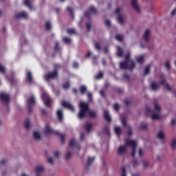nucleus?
Returning a JSON list of instances; mask_svg holds the SVG:
<instances>
[{"label": "nucleus", "instance_id": "nucleus-1", "mask_svg": "<svg viewBox=\"0 0 176 176\" xmlns=\"http://www.w3.org/2000/svg\"><path fill=\"white\" fill-rule=\"evenodd\" d=\"M80 110L78 113V119H83L87 116V113L89 114L90 118H96L97 113L96 111L89 110V104L83 102H80Z\"/></svg>", "mask_w": 176, "mask_h": 176}, {"label": "nucleus", "instance_id": "nucleus-16", "mask_svg": "<svg viewBox=\"0 0 176 176\" xmlns=\"http://www.w3.org/2000/svg\"><path fill=\"white\" fill-rule=\"evenodd\" d=\"M26 79L28 80L29 83H32V74L31 72L28 71L26 72Z\"/></svg>", "mask_w": 176, "mask_h": 176}, {"label": "nucleus", "instance_id": "nucleus-31", "mask_svg": "<svg viewBox=\"0 0 176 176\" xmlns=\"http://www.w3.org/2000/svg\"><path fill=\"white\" fill-rule=\"evenodd\" d=\"M25 129H30L31 127V124L30 123V120H26L25 122Z\"/></svg>", "mask_w": 176, "mask_h": 176}, {"label": "nucleus", "instance_id": "nucleus-27", "mask_svg": "<svg viewBox=\"0 0 176 176\" xmlns=\"http://www.w3.org/2000/svg\"><path fill=\"white\" fill-rule=\"evenodd\" d=\"M136 60L139 64H142V63H144V56L142 55L139 57H136Z\"/></svg>", "mask_w": 176, "mask_h": 176}, {"label": "nucleus", "instance_id": "nucleus-53", "mask_svg": "<svg viewBox=\"0 0 176 176\" xmlns=\"http://www.w3.org/2000/svg\"><path fill=\"white\" fill-rule=\"evenodd\" d=\"M122 176H126V168H122Z\"/></svg>", "mask_w": 176, "mask_h": 176}, {"label": "nucleus", "instance_id": "nucleus-12", "mask_svg": "<svg viewBox=\"0 0 176 176\" xmlns=\"http://www.w3.org/2000/svg\"><path fill=\"white\" fill-rule=\"evenodd\" d=\"M28 17V15L27 14V12H25L17 13L15 14L16 19H27Z\"/></svg>", "mask_w": 176, "mask_h": 176}, {"label": "nucleus", "instance_id": "nucleus-5", "mask_svg": "<svg viewBox=\"0 0 176 176\" xmlns=\"http://www.w3.org/2000/svg\"><path fill=\"white\" fill-rule=\"evenodd\" d=\"M154 109L155 111L153 113L151 119H153V120H157V119L162 118V116L160 115L162 109L160 108V106L157 104L156 101H154Z\"/></svg>", "mask_w": 176, "mask_h": 176}, {"label": "nucleus", "instance_id": "nucleus-4", "mask_svg": "<svg viewBox=\"0 0 176 176\" xmlns=\"http://www.w3.org/2000/svg\"><path fill=\"white\" fill-rule=\"evenodd\" d=\"M54 67V71L53 72L49 73L44 76V78L47 82H49L50 79H56V78L58 76L57 69L60 68V65L55 64Z\"/></svg>", "mask_w": 176, "mask_h": 176}, {"label": "nucleus", "instance_id": "nucleus-44", "mask_svg": "<svg viewBox=\"0 0 176 176\" xmlns=\"http://www.w3.org/2000/svg\"><path fill=\"white\" fill-rule=\"evenodd\" d=\"M93 94H91V93L89 92L87 94V97H88V100L89 101V102H91L92 101V99H91V97H92Z\"/></svg>", "mask_w": 176, "mask_h": 176}, {"label": "nucleus", "instance_id": "nucleus-7", "mask_svg": "<svg viewBox=\"0 0 176 176\" xmlns=\"http://www.w3.org/2000/svg\"><path fill=\"white\" fill-rule=\"evenodd\" d=\"M42 99L43 100L45 105H46V107H50V104H52V99L50 98V97H49L47 93L45 91L43 92Z\"/></svg>", "mask_w": 176, "mask_h": 176}, {"label": "nucleus", "instance_id": "nucleus-10", "mask_svg": "<svg viewBox=\"0 0 176 176\" xmlns=\"http://www.w3.org/2000/svg\"><path fill=\"white\" fill-rule=\"evenodd\" d=\"M0 100L3 101L4 102H9V100H10V96H9V94L1 93Z\"/></svg>", "mask_w": 176, "mask_h": 176}, {"label": "nucleus", "instance_id": "nucleus-58", "mask_svg": "<svg viewBox=\"0 0 176 176\" xmlns=\"http://www.w3.org/2000/svg\"><path fill=\"white\" fill-rule=\"evenodd\" d=\"M166 67L167 69H170V62H168V61L166 62Z\"/></svg>", "mask_w": 176, "mask_h": 176}, {"label": "nucleus", "instance_id": "nucleus-40", "mask_svg": "<svg viewBox=\"0 0 176 176\" xmlns=\"http://www.w3.org/2000/svg\"><path fill=\"white\" fill-rule=\"evenodd\" d=\"M63 41L64 43H69V42H71V38H67V37H64L63 38Z\"/></svg>", "mask_w": 176, "mask_h": 176}, {"label": "nucleus", "instance_id": "nucleus-56", "mask_svg": "<svg viewBox=\"0 0 176 176\" xmlns=\"http://www.w3.org/2000/svg\"><path fill=\"white\" fill-rule=\"evenodd\" d=\"M125 104L126 105H130L131 104V101L129 99L125 100Z\"/></svg>", "mask_w": 176, "mask_h": 176}, {"label": "nucleus", "instance_id": "nucleus-33", "mask_svg": "<svg viewBox=\"0 0 176 176\" xmlns=\"http://www.w3.org/2000/svg\"><path fill=\"white\" fill-rule=\"evenodd\" d=\"M6 71V69H5V66H3L2 63H0V72H1V74H5Z\"/></svg>", "mask_w": 176, "mask_h": 176}, {"label": "nucleus", "instance_id": "nucleus-22", "mask_svg": "<svg viewBox=\"0 0 176 176\" xmlns=\"http://www.w3.org/2000/svg\"><path fill=\"white\" fill-rule=\"evenodd\" d=\"M33 137L35 138V140H39L41 138H42V136L41 135V133L38 131H34L33 133Z\"/></svg>", "mask_w": 176, "mask_h": 176}, {"label": "nucleus", "instance_id": "nucleus-55", "mask_svg": "<svg viewBox=\"0 0 176 176\" xmlns=\"http://www.w3.org/2000/svg\"><path fill=\"white\" fill-rule=\"evenodd\" d=\"M113 108H114L115 111H119V105L118 104H115L113 105Z\"/></svg>", "mask_w": 176, "mask_h": 176}, {"label": "nucleus", "instance_id": "nucleus-17", "mask_svg": "<svg viewBox=\"0 0 176 176\" xmlns=\"http://www.w3.org/2000/svg\"><path fill=\"white\" fill-rule=\"evenodd\" d=\"M150 35H151V31L149 30H146L144 35V39L146 42H148V41H149Z\"/></svg>", "mask_w": 176, "mask_h": 176}, {"label": "nucleus", "instance_id": "nucleus-60", "mask_svg": "<svg viewBox=\"0 0 176 176\" xmlns=\"http://www.w3.org/2000/svg\"><path fill=\"white\" fill-rule=\"evenodd\" d=\"M78 63L74 62V63H73V67H74V68H78Z\"/></svg>", "mask_w": 176, "mask_h": 176}, {"label": "nucleus", "instance_id": "nucleus-13", "mask_svg": "<svg viewBox=\"0 0 176 176\" xmlns=\"http://www.w3.org/2000/svg\"><path fill=\"white\" fill-rule=\"evenodd\" d=\"M45 171L43 166H38L36 168V176H41V174Z\"/></svg>", "mask_w": 176, "mask_h": 176}, {"label": "nucleus", "instance_id": "nucleus-43", "mask_svg": "<svg viewBox=\"0 0 176 176\" xmlns=\"http://www.w3.org/2000/svg\"><path fill=\"white\" fill-rule=\"evenodd\" d=\"M63 86V88L65 89H69L70 84L69 82H65Z\"/></svg>", "mask_w": 176, "mask_h": 176}, {"label": "nucleus", "instance_id": "nucleus-45", "mask_svg": "<svg viewBox=\"0 0 176 176\" xmlns=\"http://www.w3.org/2000/svg\"><path fill=\"white\" fill-rule=\"evenodd\" d=\"M171 146H172V148H175V146H176V138H175V139H173V140H172V144H171Z\"/></svg>", "mask_w": 176, "mask_h": 176}, {"label": "nucleus", "instance_id": "nucleus-6", "mask_svg": "<svg viewBox=\"0 0 176 176\" xmlns=\"http://www.w3.org/2000/svg\"><path fill=\"white\" fill-rule=\"evenodd\" d=\"M126 145L132 148L131 156H135V148H137V141L128 139L125 141Z\"/></svg>", "mask_w": 176, "mask_h": 176}, {"label": "nucleus", "instance_id": "nucleus-37", "mask_svg": "<svg viewBox=\"0 0 176 176\" xmlns=\"http://www.w3.org/2000/svg\"><path fill=\"white\" fill-rule=\"evenodd\" d=\"M94 157H88V161H87V164L88 166H90V164H91V163H93L94 162Z\"/></svg>", "mask_w": 176, "mask_h": 176}, {"label": "nucleus", "instance_id": "nucleus-24", "mask_svg": "<svg viewBox=\"0 0 176 176\" xmlns=\"http://www.w3.org/2000/svg\"><path fill=\"white\" fill-rule=\"evenodd\" d=\"M24 5H25L26 6H28L29 9H30V10H32L33 7H32V5L31 4V0H25Z\"/></svg>", "mask_w": 176, "mask_h": 176}, {"label": "nucleus", "instance_id": "nucleus-61", "mask_svg": "<svg viewBox=\"0 0 176 176\" xmlns=\"http://www.w3.org/2000/svg\"><path fill=\"white\" fill-rule=\"evenodd\" d=\"M55 50L56 52H58V43H56V45H55Z\"/></svg>", "mask_w": 176, "mask_h": 176}, {"label": "nucleus", "instance_id": "nucleus-35", "mask_svg": "<svg viewBox=\"0 0 176 176\" xmlns=\"http://www.w3.org/2000/svg\"><path fill=\"white\" fill-rule=\"evenodd\" d=\"M116 39L117 41H119V42H122V41H123V36L118 34L117 36H116Z\"/></svg>", "mask_w": 176, "mask_h": 176}, {"label": "nucleus", "instance_id": "nucleus-39", "mask_svg": "<svg viewBox=\"0 0 176 176\" xmlns=\"http://www.w3.org/2000/svg\"><path fill=\"white\" fill-rule=\"evenodd\" d=\"M140 127L142 130H145L148 127V124L143 122L141 124Z\"/></svg>", "mask_w": 176, "mask_h": 176}, {"label": "nucleus", "instance_id": "nucleus-50", "mask_svg": "<svg viewBox=\"0 0 176 176\" xmlns=\"http://www.w3.org/2000/svg\"><path fill=\"white\" fill-rule=\"evenodd\" d=\"M54 156H55V157L59 158L60 157V153H58V151H55L54 153Z\"/></svg>", "mask_w": 176, "mask_h": 176}, {"label": "nucleus", "instance_id": "nucleus-25", "mask_svg": "<svg viewBox=\"0 0 176 176\" xmlns=\"http://www.w3.org/2000/svg\"><path fill=\"white\" fill-rule=\"evenodd\" d=\"M161 85H166V88L168 89V90L171 91V87H170V85L168 83H166V78H163L161 82H160Z\"/></svg>", "mask_w": 176, "mask_h": 176}, {"label": "nucleus", "instance_id": "nucleus-3", "mask_svg": "<svg viewBox=\"0 0 176 176\" xmlns=\"http://www.w3.org/2000/svg\"><path fill=\"white\" fill-rule=\"evenodd\" d=\"M44 133L45 134V135H49V134L53 133L56 134V135H59L63 144H64L65 141V135L60 133L58 131H54L53 129L50 128V126L49 125L45 126Z\"/></svg>", "mask_w": 176, "mask_h": 176}, {"label": "nucleus", "instance_id": "nucleus-28", "mask_svg": "<svg viewBox=\"0 0 176 176\" xmlns=\"http://www.w3.org/2000/svg\"><path fill=\"white\" fill-rule=\"evenodd\" d=\"M122 131V129L119 126L115 127V133L117 134V135H119Z\"/></svg>", "mask_w": 176, "mask_h": 176}, {"label": "nucleus", "instance_id": "nucleus-15", "mask_svg": "<svg viewBox=\"0 0 176 176\" xmlns=\"http://www.w3.org/2000/svg\"><path fill=\"white\" fill-rule=\"evenodd\" d=\"M131 6L137 12H140V7H138V4H137V0H131Z\"/></svg>", "mask_w": 176, "mask_h": 176}, {"label": "nucleus", "instance_id": "nucleus-46", "mask_svg": "<svg viewBox=\"0 0 176 176\" xmlns=\"http://www.w3.org/2000/svg\"><path fill=\"white\" fill-rule=\"evenodd\" d=\"M67 33L70 34H75V29H68Z\"/></svg>", "mask_w": 176, "mask_h": 176}, {"label": "nucleus", "instance_id": "nucleus-36", "mask_svg": "<svg viewBox=\"0 0 176 176\" xmlns=\"http://www.w3.org/2000/svg\"><path fill=\"white\" fill-rule=\"evenodd\" d=\"M102 76H104V74H102V72H100L98 75L95 76V79H101Z\"/></svg>", "mask_w": 176, "mask_h": 176}, {"label": "nucleus", "instance_id": "nucleus-63", "mask_svg": "<svg viewBox=\"0 0 176 176\" xmlns=\"http://www.w3.org/2000/svg\"><path fill=\"white\" fill-rule=\"evenodd\" d=\"M100 96H101L102 97H105V94H104V91L101 90V91H100Z\"/></svg>", "mask_w": 176, "mask_h": 176}, {"label": "nucleus", "instance_id": "nucleus-29", "mask_svg": "<svg viewBox=\"0 0 176 176\" xmlns=\"http://www.w3.org/2000/svg\"><path fill=\"white\" fill-rule=\"evenodd\" d=\"M76 144V142H75V140L72 139L69 141V146L70 148H74V146H75V144Z\"/></svg>", "mask_w": 176, "mask_h": 176}, {"label": "nucleus", "instance_id": "nucleus-62", "mask_svg": "<svg viewBox=\"0 0 176 176\" xmlns=\"http://www.w3.org/2000/svg\"><path fill=\"white\" fill-rule=\"evenodd\" d=\"M87 30H88V31L91 28V25H90V23H87Z\"/></svg>", "mask_w": 176, "mask_h": 176}, {"label": "nucleus", "instance_id": "nucleus-18", "mask_svg": "<svg viewBox=\"0 0 176 176\" xmlns=\"http://www.w3.org/2000/svg\"><path fill=\"white\" fill-rule=\"evenodd\" d=\"M56 115L58 116V120H60V122H63V110L61 109L58 110Z\"/></svg>", "mask_w": 176, "mask_h": 176}, {"label": "nucleus", "instance_id": "nucleus-26", "mask_svg": "<svg viewBox=\"0 0 176 176\" xmlns=\"http://www.w3.org/2000/svg\"><path fill=\"white\" fill-rule=\"evenodd\" d=\"M157 137L160 140H164V133L163 132V131H160L158 133Z\"/></svg>", "mask_w": 176, "mask_h": 176}, {"label": "nucleus", "instance_id": "nucleus-34", "mask_svg": "<svg viewBox=\"0 0 176 176\" xmlns=\"http://www.w3.org/2000/svg\"><path fill=\"white\" fill-rule=\"evenodd\" d=\"M150 69H151V65H147L144 69V75H148L149 74Z\"/></svg>", "mask_w": 176, "mask_h": 176}, {"label": "nucleus", "instance_id": "nucleus-48", "mask_svg": "<svg viewBox=\"0 0 176 176\" xmlns=\"http://www.w3.org/2000/svg\"><path fill=\"white\" fill-rule=\"evenodd\" d=\"M95 47L97 49V50H101V47L100 46V44L98 43H95Z\"/></svg>", "mask_w": 176, "mask_h": 176}, {"label": "nucleus", "instance_id": "nucleus-59", "mask_svg": "<svg viewBox=\"0 0 176 176\" xmlns=\"http://www.w3.org/2000/svg\"><path fill=\"white\" fill-rule=\"evenodd\" d=\"M116 13H117V14H120V8H116Z\"/></svg>", "mask_w": 176, "mask_h": 176}, {"label": "nucleus", "instance_id": "nucleus-14", "mask_svg": "<svg viewBox=\"0 0 176 176\" xmlns=\"http://www.w3.org/2000/svg\"><path fill=\"white\" fill-rule=\"evenodd\" d=\"M126 149V146H120L118 151V155H123V153H125Z\"/></svg>", "mask_w": 176, "mask_h": 176}, {"label": "nucleus", "instance_id": "nucleus-47", "mask_svg": "<svg viewBox=\"0 0 176 176\" xmlns=\"http://www.w3.org/2000/svg\"><path fill=\"white\" fill-rule=\"evenodd\" d=\"M122 77L124 78V79H126V80H129V79H130V76H129L127 74H123Z\"/></svg>", "mask_w": 176, "mask_h": 176}, {"label": "nucleus", "instance_id": "nucleus-64", "mask_svg": "<svg viewBox=\"0 0 176 176\" xmlns=\"http://www.w3.org/2000/svg\"><path fill=\"white\" fill-rule=\"evenodd\" d=\"M175 14H176V8H175V9L172 11L171 15H172V16H174V15H175Z\"/></svg>", "mask_w": 176, "mask_h": 176}, {"label": "nucleus", "instance_id": "nucleus-30", "mask_svg": "<svg viewBox=\"0 0 176 176\" xmlns=\"http://www.w3.org/2000/svg\"><path fill=\"white\" fill-rule=\"evenodd\" d=\"M80 90L81 94H85V93L86 92V90H87V88L86 87V86H81L80 88Z\"/></svg>", "mask_w": 176, "mask_h": 176}, {"label": "nucleus", "instance_id": "nucleus-8", "mask_svg": "<svg viewBox=\"0 0 176 176\" xmlns=\"http://www.w3.org/2000/svg\"><path fill=\"white\" fill-rule=\"evenodd\" d=\"M35 105V97L32 96L28 100V108L30 113L32 111V108Z\"/></svg>", "mask_w": 176, "mask_h": 176}, {"label": "nucleus", "instance_id": "nucleus-42", "mask_svg": "<svg viewBox=\"0 0 176 176\" xmlns=\"http://www.w3.org/2000/svg\"><path fill=\"white\" fill-rule=\"evenodd\" d=\"M152 113V109L149 107L146 108V114L151 115Z\"/></svg>", "mask_w": 176, "mask_h": 176}, {"label": "nucleus", "instance_id": "nucleus-21", "mask_svg": "<svg viewBox=\"0 0 176 176\" xmlns=\"http://www.w3.org/2000/svg\"><path fill=\"white\" fill-rule=\"evenodd\" d=\"M91 129H93V125L91 123L87 122L85 124V130H87L88 133H90V131H91Z\"/></svg>", "mask_w": 176, "mask_h": 176}, {"label": "nucleus", "instance_id": "nucleus-23", "mask_svg": "<svg viewBox=\"0 0 176 176\" xmlns=\"http://www.w3.org/2000/svg\"><path fill=\"white\" fill-rule=\"evenodd\" d=\"M117 56L118 57H123V50L120 47H117Z\"/></svg>", "mask_w": 176, "mask_h": 176}, {"label": "nucleus", "instance_id": "nucleus-38", "mask_svg": "<svg viewBox=\"0 0 176 176\" xmlns=\"http://www.w3.org/2000/svg\"><path fill=\"white\" fill-rule=\"evenodd\" d=\"M71 157H72V153L68 151L65 155V159L68 160V159H71Z\"/></svg>", "mask_w": 176, "mask_h": 176}, {"label": "nucleus", "instance_id": "nucleus-32", "mask_svg": "<svg viewBox=\"0 0 176 176\" xmlns=\"http://www.w3.org/2000/svg\"><path fill=\"white\" fill-rule=\"evenodd\" d=\"M45 29L49 31V30L52 29V23H50V21H47L46 25H45Z\"/></svg>", "mask_w": 176, "mask_h": 176}, {"label": "nucleus", "instance_id": "nucleus-51", "mask_svg": "<svg viewBox=\"0 0 176 176\" xmlns=\"http://www.w3.org/2000/svg\"><path fill=\"white\" fill-rule=\"evenodd\" d=\"M121 122H122L123 126H126L127 123L126 122V119L125 118H121Z\"/></svg>", "mask_w": 176, "mask_h": 176}, {"label": "nucleus", "instance_id": "nucleus-20", "mask_svg": "<svg viewBox=\"0 0 176 176\" xmlns=\"http://www.w3.org/2000/svg\"><path fill=\"white\" fill-rule=\"evenodd\" d=\"M151 87L152 90H157V89H159L160 87V85L159 84H157L155 82H151Z\"/></svg>", "mask_w": 176, "mask_h": 176}, {"label": "nucleus", "instance_id": "nucleus-41", "mask_svg": "<svg viewBox=\"0 0 176 176\" xmlns=\"http://www.w3.org/2000/svg\"><path fill=\"white\" fill-rule=\"evenodd\" d=\"M67 12H69V13H70L72 16H74V10H72V8L69 7L67 8Z\"/></svg>", "mask_w": 176, "mask_h": 176}, {"label": "nucleus", "instance_id": "nucleus-54", "mask_svg": "<svg viewBox=\"0 0 176 176\" xmlns=\"http://www.w3.org/2000/svg\"><path fill=\"white\" fill-rule=\"evenodd\" d=\"M105 24L107 27H110L111 26V21L109 20H106L105 21Z\"/></svg>", "mask_w": 176, "mask_h": 176}, {"label": "nucleus", "instance_id": "nucleus-57", "mask_svg": "<svg viewBox=\"0 0 176 176\" xmlns=\"http://www.w3.org/2000/svg\"><path fill=\"white\" fill-rule=\"evenodd\" d=\"M104 131H105V133L107 134V135H109V128L106 127V128L104 129Z\"/></svg>", "mask_w": 176, "mask_h": 176}, {"label": "nucleus", "instance_id": "nucleus-2", "mask_svg": "<svg viewBox=\"0 0 176 176\" xmlns=\"http://www.w3.org/2000/svg\"><path fill=\"white\" fill-rule=\"evenodd\" d=\"M135 66V63L133 60H130V54H128L125 56V61L120 63L121 69H129L132 71Z\"/></svg>", "mask_w": 176, "mask_h": 176}, {"label": "nucleus", "instance_id": "nucleus-19", "mask_svg": "<svg viewBox=\"0 0 176 176\" xmlns=\"http://www.w3.org/2000/svg\"><path fill=\"white\" fill-rule=\"evenodd\" d=\"M104 118L107 122L111 121V116H109V112L107 110L104 111Z\"/></svg>", "mask_w": 176, "mask_h": 176}, {"label": "nucleus", "instance_id": "nucleus-9", "mask_svg": "<svg viewBox=\"0 0 176 176\" xmlns=\"http://www.w3.org/2000/svg\"><path fill=\"white\" fill-rule=\"evenodd\" d=\"M62 105H63V107H64V108H67V109H69L70 111H75V107H74L72 104H71L69 102L64 100L62 102Z\"/></svg>", "mask_w": 176, "mask_h": 176}, {"label": "nucleus", "instance_id": "nucleus-49", "mask_svg": "<svg viewBox=\"0 0 176 176\" xmlns=\"http://www.w3.org/2000/svg\"><path fill=\"white\" fill-rule=\"evenodd\" d=\"M118 21H119V23H120L122 24V23H123V16H122L121 15H120L118 18Z\"/></svg>", "mask_w": 176, "mask_h": 176}, {"label": "nucleus", "instance_id": "nucleus-11", "mask_svg": "<svg viewBox=\"0 0 176 176\" xmlns=\"http://www.w3.org/2000/svg\"><path fill=\"white\" fill-rule=\"evenodd\" d=\"M96 12H97V10H96L94 7L91 6L89 7V10L85 12V16L86 17H90V14H91V13L94 14Z\"/></svg>", "mask_w": 176, "mask_h": 176}, {"label": "nucleus", "instance_id": "nucleus-52", "mask_svg": "<svg viewBox=\"0 0 176 176\" xmlns=\"http://www.w3.org/2000/svg\"><path fill=\"white\" fill-rule=\"evenodd\" d=\"M54 162V159H53V157H50L48 159V162L50 163V164H53Z\"/></svg>", "mask_w": 176, "mask_h": 176}]
</instances>
